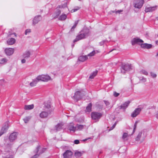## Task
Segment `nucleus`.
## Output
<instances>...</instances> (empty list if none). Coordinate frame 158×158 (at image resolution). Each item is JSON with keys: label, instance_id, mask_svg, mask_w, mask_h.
<instances>
[{"label": "nucleus", "instance_id": "obj_44", "mask_svg": "<svg viewBox=\"0 0 158 158\" xmlns=\"http://www.w3.org/2000/svg\"><path fill=\"white\" fill-rule=\"evenodd\" d=\"M80 8L79 7H76L74 9H73L71 10V12H75L78 10Z\"/></svg>", "mask_w": 158, "mask_h": 158}, {"label": "nucleus", "instance_id": "obj_14", "mask_svg": "<svg viewBox=\"0 0 158 158\" xmlns=\"http://www.w3.org/2000/svg\"><path fill=\"white\" fill-rule=\"evenodd\" d=\"M73 154V152L69 150H67L63 154L64 158H68L72 157Z\"/></svg>", "mask_w": 158, "mask_h": 158}, {"label": "nucleus", "instance_id": "obj_40", "mask_svg": "<svg viewBox=\"0 0 158 158\" xmlns=\"http://www.w3.org/2000/svg\"><path fill=\"white\" fill-rule=\"evenodd\" d=\"M69 129L70 131H75V130H76V126L75 127H74V126H70L69 127Z\"/></svg>", "mask_w": 158, "mask_h": 158}, {"label": "nucleus", "instance_id": "obj_23", "mask_svg": "<svg viewBox=\"0 0 158 158\" xmlns=\"http://www.w3.org/2000/svg\"><path fill=\"white\" fill-rule=\"evenodd\" d=\"M15 40L14 38L9 39L7 41V43L8 45H11L14 44L15 42Z\"/></svg>", "mask_w": 158, "mask_h": 158}, {"label": "nucleus", "instance_id": "obj_57", "mask_svg": "<svg viewBox=\"0 0 158 158\" xmlns=\"http://www.w3.org/2000/svg\"><path fill=\"white\" fill-rule=\"evenodd\" d=\"M87 140V139H84V141H85L86 140Z\"/></svg>", "mask_w": 158, "mask_h": 158}, {"label": "nucleus", "instance_id": "obj_21", "mask_svg": "<svg viewBox=\"0 0 158 158\" xmlns=\"http://www.w3.org/2000/svg\"><path fill=\"white\" fill-rule=\"evenodd\" d=\"M31 55V52L29 51H27L25 52L23 55V57L27 60L29 58Z\"/></svg>", "mask_w": 158, "mask_h": 158}, {"label": "nucleus", "instance_id": "obj_25", "mask_svg": "<svg viewBox=\"0 0 158 158\" xmlns=\"http://www.w3.org/2000/svg\"><path fill=\"white\" fill-rule=\"evenodd\" d=\"M141 47L142 48H150L152 47V45L151 44H141Z\"/></svg>", "mask_w": 158, "mask_h": 158}, {"label": "nucleus", "instance_id": "obj_52", "mask_svg": "<svg viewBox=\"0 0 158 158\" xmlns=\"http://www.w3.org/2000/svg\"><path fill=\"white\" fill-rule=\"evenodd\" d=\"M122 11V10H118L117 11H116V13H120Z\"/></svg>", "mask_w": 158, "mask_h": 158}, {"label": "nucleus", "instance_id": "obj_38", "mask_svg": "<svg viewBox=\"0 0 158 158\" xmlns=\"http://www.w3.org/2000/svg\"><path fill=\"white\" fill-rule=\"evenodd\" d=\"M7 59L6 58H3L1 60H0V64H3L7 61Z\"/></svg>", "mask_w": 158, "mask_h": 158}, {"label": "nucleus", "instance_id": "obj_24", "mask_svg": "<svg viewBox=\"0 0 158 158\" xmlns=\"http://www.w3.org/2000/svg\"><path fill=\"white\" fill-rule=\"evenodd\" d=\"M84 153V152L83 151L79 152L78 151H76L74 153V156L76 157H80L82 156Z\"/></svg>", "mask_w": 158, "mask_h": 158}, {"label": "nucleus", "instance_id": "obj_35", "mask_svg": "<svg viewBox=\"0 0 158 158\" xmlns=\"http://www.w3.org/2000/svg\"><path fill=\"white\" fill-rule=\"evenodd\" d=\"M84 127L82 125H77L76 126V130H81Z\"/></svg>", "mask_w": 158, "mask_h": 158}, {"label": "nucleus", "instance_id": "obj_47", "mask_svg": "<svg viewBox=\"0 0 158 158\" xmlns=\"http://www.w3.org/2000/svg\"><path fill=\"white\" fill-rule=\"evenodd\" d=\"M74 143L75 144H78L80 143V141L78 140H75L74 141Z\"/></svg>", "mask_w": 158, "mask_h": 158}, {"label": "nucleus", "instance_id": "obj_29", "mask_svg": "<svg viewBox=\"0 0 158 158\" xmlns=\"http://www.w3.org/2000/svg\"><path fill=\"white\" fill-rule=\"evenodd\" d=\"M34 107V106L33 104L26 105L24 106V108L26 110H29L33 109Z\"/></svg>", "mask_w": 158, "mask_h": 158}, {"label": "nucleus", "instance_id": "obj_12", "mask_svg": "<svg viewBox=\"0 0 158 158\" xmlns=\"http://www.w3.org/2000/svg\"><path fill=\"white\" fill-rule=\"evenodd\" d=\"M5 142L4 144L6 147L8 148H11L13 143V141H11L10 139H5Z\"/></svg>", "mask_w": 158, "mask_h": 158}, {"label": "nucleus", "instance_id": "obj_56", "mask_svg": "<svg viewBox=\"0 0 158 158\" xmlns=\"http://www.w3.org/2000/svg\"><path fill=\"white\" fill-rule=\"evenodd\" d=\"M156 56H158V52H157V53Z\"/></svg>", "mask_w": 158, "mask_h": 158}, {"label": "nucleus", "instance_id": "obj_8", "mask_svg": "<svg viewBox=\"0 0 158 158\" xmlns=\"http://www.w3.org/2000/svg\"><path fill=\"white\" fill-rule=\"evenodd\" d=\"M52 112V109H50L49 111H42L40 114V116L41 118H47L49 114H50Z\"/></svg>", "mask_w": 158, "mask_h": 158}, {"label": "nucleus", "instance_id": "obj_6", "mask_svg": "<svg viewBox=\"0 0 158 158\" xmlns=\"http://www.w3.org/2000/svg\"><path fill=\"white\" fill-rule=\"evenodd\" d=\"M84 95V94L81 91H77L75 93L73 98L76 101H77L81 99Z\"/></svg>", "mask_w": 158, "mask_h": 158}, {"label": "nucleus", "instance_id": "obj_27", "mask_svg": "<svg viewBox=\"0 0 158 158\" xmlns=\"http://www.w3.org/2000/svg\"><path fill=\"white\" fill-rule=\"evenodd\" d=\"M131 135L129 134L128 135V133L126 132H125L123 133V135L122 136V139L124 141H127L128 140V136H131Z\"/></svg>", "mask_w": 158, "mask_h": 158}, {"label": "nucleus", "instance_id": "obj_22", "mask_svg": "<svg viewBox=\"0 0 158 158\" xmlns=\"http://www.w3.org/2000/svg\"><path fill=\"white\" fill-rule=\"evenodd\" d=\"M130 103V102L129 101L125 102L121 106L120 109H126L128 107Z\"/></svg>", "mask_w": 158, "mask_h": 158}, {"label": "nucleus", "instance_id": "obj_15", "mask_svg": "<svg viewBox=\"0 0 158 158\" xmlns=\"http://www.w3.org/2000/svg\"><path fill=\"white\" fill-rule=\"evenodd\" d=\"M143 41L138 38H134L131 41V43L132 45H134L136 44H139L140 43H143Z\"/></svg>", "mask_w": 158, "mask_h": 158}, {"label": "nucleus", "instance_id": "obj_16", "mask_svg": "<svg viewBox=\"0 0 158 158\" xmlns=\"http://www.w3.org/2000/svg\"><path fill=\"white\" fill-rule=\"evenodd\" d=\"M141 110V108H136L132 113L131 115L132 117L133 118L136 117L139 114Z\"/></svg>", "mask_w": 158, "mask_h": 158}, {"label": "nucleus", "instance_id": "obj_31", "mask_svg": "<svg viewBox=\"0 0 158 158\" xmlns=\"http://www.w3.org/2000/svg\"><path fill=\"white\" fill-rule=\"evenodd\" d=\"M66 18L67 15L65 14H62L59 17V19L61 21L64 20H65Z\"/></svg>", "mask_w": 158, "mask_h": 158}, {"label": "nucleus", "instance_id": "obj_18", "mask_svg": "<svg viewBox=\"0 0 158 158\" xmlns=\"http://www.w3.org/2000/svg\"><path fill=\"white\" fill-rule=\"evenodd\" d=\"M5 52L6 55L10 56L12 55L14 52V49L12 48H6L5 50Z\"/></svg>", "mask_w": 158, "mask_h": 158}, {"label": "nucleus", "instance_id": "obj_30", "mask_svg": "<svg viewBox=\"0 0 158 158\" xmlns=\"http://www.w3.org/2000/svg\"><path fill=\"white\" fill-rule=\"evenodd\" d=\"M92 106L91 103H89L86 107V111L88 112H90L91 111Z\"/></svg>", "mask_w": 158, "mask_h": 158}, {"label": "nucleus", "instance_id": "obj_7", "mask_svg": "<svg viewBox=\"0 0 158 158\" xmlns=\"http://www.w3.org/2000/svg\"><path fill=\"white\" fill-rule=\"evenodd\" d=\"M146 135H144V131H141L138 133L135 140L137 141L140 140L142 142L143 141Z\"/></svg>", "mask_w": 158, "mask_h": 158}, {"label": "nucleus", "instance_id": "obj_5", "mask_svg": "<svg viewBox=\"0 0 158 158\" xmlns=\"http://www.w3.org/2000/svg\"><path fill=\"white\" fill-rule=\"evenodd\" d=\"M37 79L39 81H41L44 82H47L51 79L50 76L45 75L39 76L37 77Z\"/></svg>", "mask_w": 158, "mask_h": 158}, {"label": "nucleus", "instance_id": "obj_10", "mask_svg": "<svg viewBox=\"0 0 158 158\" xmlns=\"http://www.w3.org/2000/svg\"><path fill=\"white\" fill-rule=\"evenodd\" d=\"M91 117L94 120H98L100 119L102 116V114L100 113L97 112H94L92 113Z\"/></svg>", "mask_w": 158, "mask_h": 158}, {"label": "nucleus", "instance_id": "obj_33", "mask_svg": "<svg viewBox=\"0 0 158 158\" xmlns=\"http://www.w3.org/2000/svg\"><path fill=\"white\" fill-rule=\"evenodd\" d=\"M31 118V116H28L25 117L23 119V120L25 123H27L29 121Z\"/></svg>", "mask_w": 158, "mask_h": 158}, {"label": "nucleus", "instance_id": "obj_42", "mask_svg": "<svg viewBox=\"0 0 158 158\" xmlns=\"http://www.w3.org/2000/svg\"><path fill=\"white\" fill-rule=\"evenodd\" d=\"M95 52L94 51H93L92 52L90 53L88 55H87V56H92L94 55L95 54Z\"/></svg>", "mask_w": 158, "mask_h": 158}, {"label": "nucleus", "instance_id": "obj_49", "mask_svg": "<svg viewBox=\"0 0 158 158\" xmlns=\"http://www.w3.org/2000/svg\"><path fill=\"white\" fill-rule=\"evenodd\" d=\"M106 40H103L99 43V44L100 46H102L103 45L105 42H106Z\"/></svg>", "mask_w": 158, "mask_h": 158}, {"label": "nucleus", "instance_id": "obj_55", "mask_svg": "<svg viewBox=\"0 0 158 158\" xmlns=\"http://www.w3.org/2000/svg\"><path fill=\"white\" fill-rule=\"evenodd\" d=\"M156 18L157 20H158V16L156 17Z\"/></svg>", "mask_w": 158, "mask_h": 158}, {"label": "nucleus", "instance_id": "obj_3", "mask_svg": "<svg viewBox=\"0 0 158 158\" xmlns=\"http://www.w3.org/2000/svg\"><path fill=\"white\" fill-rule=\"evenodd\" d=\"M9 127V122H6L3 124L0 131V136L6 133Z\"/></svg>", "mask_w": 158, "mask_h": 158}, {"label": "nucleus", "instance_id": "obj_36", "mask_svg": "<svg viewBox=\"0 0 158 158\" xmlns=\"http://www.w3.org/2000/svg\"><path fill=\"white\" fill-rule=\"evenodd\" d=\"M138 78L139 80L143 82H145L146 81V78L143 77H139Z\"/></svg>", "mask_w": 158, "mask_h": 158}, {"label": "nucleus", "instance_id": "obj_28", "mask_svg": "<svg viewBox=\"0 0 158 158\" xmlns=\"http://www.w3.org/2000/svg\"><path fill=\"white\" fill-rule=\"evenodd\" d=\"M87 59V56H80L78 58V60L79 61L81 62H84Z\"/></svg>", "mask_w": 158, "mask_h": 158}, {"label": "nucleus", "instance_id": "obj_50", "mask_svg": "<svg viewBox=\"0 0 158 158\" xmlns=\"http://www.w3.org/2000/svg\"><path fill=\"white\" fill-rule=\"evenodd\" d=\"M26 59L23 58L21 60V62L22 64L25 63L26 62Z\"/></svg>", "mask_w": 158, "mask_h": 158}, {"label": "nucleus", "instance_id": "obj_9", "mask_svg": "<svg viewBox=\"0 0 158 158\" xmlns=\"http://www.w3.org/2000/svg\"><path fill=\"white\" fill-rule=\"evenodd\" d=\"M143 0H135L134 1V6L138 9L140 8L143 3Z\"/></svg>", "mask_w": 158, "mask_h": 158}, {"label": "nucleus", "instance_id": "obj_19", "mask_svg": "<svg viewBox=\"0 0 158 158\" xmlns=\"http://www.w3.org/2000/svg\"><path fill=\"white\" fill-rule=\"evenodd\" d=\"M156 6L152 7L146 6L145 11L146 12H152L156 10Z\"/></svg>", "mask_w": 158, "mask_h": 158}, {"label": "nucleus", "instance_id": "obj_1", "mask_svg": "<svg viewBox=\"0 0 158 158\" xmlns=\"http://www.w3.org/2000/svg\"><path fill=\"white\" fill-rule=\"evenodd\" d=\"M89 33V29H84L80 32V34L76 36V39L73 40V42L74 43L83 39L85 38L86 37L88 36Z\"/></svg>", "mask_w": 158, "mask_h": 158}, {"label": "nucleus", "instance_id": "obj_20", "mask_svg": "<svg viewBox=\"0 0 158 158\" xmlns=\"http://www.w3.org/2000/svg\"><path fill=\"white\" fill-rule=\"evenodd\" d=\"M63 124L62 123H59L55 127V130L56 131H60L63 129L62 127Z\"/></svg>", "mask_w": 158, "mask_h": 158}, {"label": "nucleus", "instance_id": "obj_13", "mask_svg": "<svg viewBox=\"0 0 158 158\" xmlns=\"http://www.w3.org/2000/svg\"><path fill=\"white\" fill-rule=\"evenodd\" d=\"M18 134L17 132H14L10 135L9 138L11 141L13 142L17 138Z\"/></svg>", "mask_w": 158, "mask_h": 158}, {"label": "nucleus", "instance_id": "obj_53", "mask_svg": "<svg viewBox=\"0 0 158 158\" xmlns=\"http://www.w3.org/2000/svg\"><path fill=\"white\" fill-rule=\"evenodd\" d=\"M156 44L158 45V40H157L156 41Z\"/></svg>", "mask_w": 158, "mask_h": 158}, {"label": "nucleus", "instance_id": "obj_34", "mask_svg": "<svg viewBox=\"0 0 158 158\" xmlns=\"http://www.w3.org/2000/svg\"><path fill=\"white\" fill-rule=\"evenodd\" d=\"M60 14V10H57L56 12L54 14L55 15L54 16V18L56 19L57 18Z\"/></svg>", "mask_w": 158, "mask_h": 158}, {"label": "nucleus", "instance_id": "obj_54", "mask_svg": "<svg viewBox=\"0 0 158 158\" xmlns=\"http://www.w3.org/2000/svg\"><path fill=\"white\" fill-rule=\"evenodd\" d=\"M156 117L158 119V114H156Z\"/></svg>", "mask_w": 158, "mask_h": 158}, {"label": "nucleus", "instance_id": "obj_11", "mask_svg": "<svg viewBox=\"0 0 158 158\" xmlns=\"http://www.w3.org/2000/svg\"><path fill=\"white\" fill-rule=\"evenodd\" d=\"M42 19V17L40 15L36 16L34 18L32 21V24L35 26Z\"/></svg>", "mask_w": 158, "mask_h": 158}, {"label": "nucleus", "instance_id": "obj_46", "mask_svg": "<svg viewBox=\"0 0 158 158\" xmlns=\"http://www.w3.org/2000/svg\"><path fill=\"white\" fill-rule=\"evenodd\" d=\"M117 124V122H115V123L114 124V125H113L112 127H111L110 129H109V130H111L113 129L115 127V126Z\"/></svg>", "mask_w": 158, "mask_h": 158}, {"label": "nucleus", "instance_id": "obj_45", "mask_svg": "<svg viewBox=\"0 0 158 158\" xmlns=\"http://www.w3.org/2000/svg\"><path fill=\"white\" fill-rule=\"evenodd\" d=\"M31 32V30L30 29H27L26 30L25 32V34L26 35H27L28 33H30Z\"/></svg>", "mask_w": 158, "mask_h": 158}, {"label": "nucleus", "instance_id": "obj_43", "mask_svg": "<svg viewBox=\"0 0 158 158\" xmlns=\"http://www.w3.org/2000/svg\"><path fill=\"white\" fill-rule=\"evenodd\" d=\"M150 74L152 77L153 78H155L156 77V74L154 73L151 72Z\"/></svg>", "mask_w": 158, "mask_h": 158}, {"label": "nucleus", "instance_id": "obj_51", "mask_svg": "<svg viewBox=\"0 0 158 158\" xmlns=\"http://www.w3.org/2000/svg\"><path fill=\"white\" fill-rule=\"evenodd\" d=\"M104 102L106 106H108L110 105V103L107 101H104Z\"/></svg>", "mask_w": 158, "mask_h": 158}, {"label": "nucleus", "instance_id": "obj_37", "mask_svg": "<svg viewBox=\"0 0 158 158\" xmlns=\"http://www.w3.org/2000/svg\"><path fill=\"white\" fill-rule=\"evenodd\" d=\"M140 73L141 74H143L145 75H148V72L144 70H141L140 72Z\"/></svg>", "mask_w": 158, "mask_h": 158}, {"label": "nucleus", "instance_id": "obj_41", "mask_svg": "<svg viewBox=\"0 0 158 158\" xmlns=\"http://www.w3.org/2000/svg\"><path fill=\"white\" fill-rule=\"evenodd\" d=\"M138 123V122L137 121H136L135 122V123L134 125V129L133 130L132 134H133L135 131L136 128L137 124Z\"/></svg>", "mask_w": 158, "mask_h": 158}, {"label": "nucleus", "instance_id": "obj_32", "mask_svg": "<svg viewBox=\"0 0 158 158\" xmlns=\"http://www.w3.org/2000/svg\"><path fill=\"white\" fill-rule=\"evenodd\" d=\"M98 71L96 70L90 76L89 78L91 79L93 78L97 74Z\"/></svg>", "mask_w": 158, "mask_h": 158}, {"label": "nucleus", "instance_id": "obj_26", "mask_svg": "<svg viewBox=\"0 0 158 158\" xmlns=\"http://www.w3.org/2000/svg\"><path fill=\"white\" fill-rule=\"evenodd\" d=\"M39 81V80L37 79L36 77V79H34L32 82L30 83V85L31 87L35 86Z\"/></svg>", "mask_w": 158, "mask_h": 158}, {"label": "nucleus", "instance_id": "obj_2", "mask_svg": "<svg viewBox=\"0 0 158 158\" xmlns=\"http://www.w3.org/2000/svg\"><path fill=\"white\" fill-rule=\"evenodd\" d=\"M46 150L45 148H41L40 145L38 146L35 150L36 153L34 155L32 158H36L38 157L39 155L44 152Z\"/></svg>", "mask_w": 158, "mask_h": 158}, {"label": "nucleus", "instance_id": "obj_58", "mask_svg": "<svg viewBox=\"0 0 158 158\" xmlns=\"http://www.w3.org/2000/svg\"><path fill=\"white\" fill-rule=\"evenodd\" d=\"M72 47H73L74 46V44H73L72 45Z\"/></svg>", "mask_w": 158, "mask_h": 158}, {"label": "nucleus", "instance_id": "obj_48", "mask_svg": "<svg viewBox=\"0 0 158 158\" xmlns=\"http://www.w3.org/2000/svg\"><path fill=\"white\" fill-rule=\"evenodd\" d=\"M119 94V93H117L115 92H114V95L115 97H118Z\"/></svg>", "mask_w": 158, "mask_h": 158}, {"label": "nucleus", "instance_id": "obj_60", "mask_svg": "<svg viewBox=\"0 0 158 158\" xmlns=\"http://www.w3.org/2000/svg\"><path fill=\"white\" fill-rule=\"evenodd\" d=\"M157 36H158V35Z\"/></svg>", "mask_w": 158, "mask_h": 158}, {"label": "nucleus", "instance_id": "obj_39", "mask_svg": "<svg viewBox=\"0 0 158 158\" xmlns=\"http://www.w3.org/2000/svg\"><path fill=\"white\" fill-rule=\"evenodd\" d=\"M78 20H77V21H76L75 23V24H74V25L73 26V27H72V28H71V31H72L76 27L77 25V24L78 23Z\"/></svg>", "mask_w": 158, "mask_h": 158}, {"label": "nucleus", "instance_id": "obj_4", "mask_svg": "<svg viewBox=\"0 0 158 158\" xmlns=\"http://www.w3.org/2000/svg\"><path fill=\"white\" fill-rule=\"evenodd\" d=\"M131 69V64H122L121 71L122 73L124 74L126 72L128 71Z\"/></svg>", "mask_w": 158, "mask_h": 158}, {"label": "nucleus", "instance_id": "obj_17", "mask_svg": "<svg viewBox=\"0 0 158 158\" xmlns=\"http://www.w3.org/2000/svg\"><path fill=\"white\" fill-rule=\"evenodd\" d=\"M44 108L45 110L46 111H49L50 109H52V112L54 110L53 108L51 106L50 102H47L45 103Z\"/></svg>", "mask_w": 158, "mask_h": 158}, {"label": "nucleus", "instance_id": "obj_59", "mask_svg": "<svg viewBox=\"0 0 158 158\" xmlns=\"http://www.w3.org/2000/svg\"><path fill=\"white\" fill-rule=\"evenodd\" d=\"M113 50H112L111 51H110V52H112Z\"/></svg>", "mask_w": 158, "mask_h": 158}]
</instances>
